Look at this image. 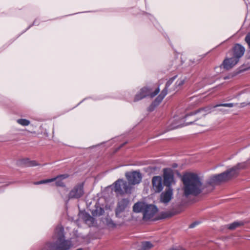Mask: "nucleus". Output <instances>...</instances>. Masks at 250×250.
I'll return each mask as SVG.
<instances>
[{"instance_id":"obj_22","label":"nucleus","mask_w":250,"mask_h":250,"mask_svg":"<svg viewBox=\"0 0 250 250\" xmlns=\"http://www.w3.org/2000/svg\"><path fill=\"white\" fill-rule=\"evenodd\" d=\"M167 92L166 90H163L161 93L157 97L155 100L153 102L154 104H156L158 105L161 102L163 101L164 98L167 95Z\"/></svg>"},{"instance_id":"obj_4","label":"nucleus","mask_w":250,"mask_h":250,"mask_svg":"<svg viewBox=\"0 0 250 250\" xmlns=\"http://www.w3.org/2000/svg\"><path fill=\"white\" fill-rule=\"evenodd\" d=\"M234 105L233 103H225V104H219L214 105L213 106L209 105L205 107L201 108L195 112H191L190 114L187 115L185 118H187L189 116H192L193 115L197 114L198 113H202V116H205L206 115L212 112V109L213 108H216L219 106H225V107H232Z\"/></svg>"},{"instance_id":"obj_33","label":"nucleus","mask_w":250,"mask_h":250,"mask_svg":"<svg viewBox=\"0 0 250 250\" xmlns=\"http://www.w3.org/2000/svg\"><path fill=\"white\" fill-rule=\"evenodd\" d=\"M199 224V222H194L192 223H191L190 225H189V228H193L194 227H195L197 225Z\"/></svg>"},{"instance_id":"obj_11","label":"nucleus","mask_w":250,"mask_h":250,"mask_svg":"<svg viewBox=\"0 0 250 250\" xmlns=\"http://www.w3.org/2000/svg\"><path fill=\"white\" fill-rule=\"evenodd\" d=\"M226 181H228L226 174L222 172L220 174L211 176L207 181V184L209 185H214Z\"/></svg>"},{"instance_id":"obj_36","label":"nucleus","mask_w":250,"mask_h":250,"mask_svg":"<svg viewBox=\"0 0 250 250\" xmlns=\"http://www.w3.org/2000/svg\"><path fill=\"white\" fill-rule=\"evenodd\" d=\"M180 126H181V125H171V129H174V128L179 127Z\"/></svg>"},{"instance_id":"obj_9","label":"nucleus","mask_w":250,"mask_h":250,"mask_svg":"<svg viewBox=\"0 0 250 250\" xmlns=\"http://www.w3.org/2000/svg\"><path fill=\"white\" fill-rule=\"evenodd\" d=\"M246 167V163L245 162L238 163L236 166L224 172V173L226 174V177L227 180H229L236 177L238 174L239 170L241 168H244Z\"/></svg>"},{"instance_id":"obj_8","label":"nucleus","mask_w":250,"mask_h":250,"mask_svg":"<svg viewBox=\"0 0 250 250\" xmlns=\"http://www.w3.org/2000/svg\"><path fill=\"white\" fill-rule=\"evenodd\" d=\"M125 177L129 185H135L139 184L142 180V174L139 171H134L125 173Z\"/></svg>"},{"instance_id":"obj_30","label":"nucleus","mask_w":250,"mask_h":250,"mask_svg":"<svg viewBox=\"0 0 250 250\" xmlns=\"http://www.w3.org/2000/svg\"><path fill=\"white\" fill-rule=\"evenodd\" d=\"M158 105L156 104H154V103L153 102L148 107L147 110L150 112L152 111Z\"/></svg>"},{"instance_id":"obj_14","label":"nucleus","mask_w":250,"mask_h":250,"mask_svg":"<svg viewBox=\"0 0 250 250\" xmlns=\"http://www.w3.org/2000/svg\"><path fill=\"white\" fill-rule=\"evenodd\" d=\"M152 187L156 192H160L163 189L162 179L161 176H155L152 179Z\"/></svg>"},{"instance_id":"obj_24","label":"nucleus","mask_w":250,"mask_h":250,"mask_svg":"<svg viewBox=\"0 0 250 250\" xmlns=\"http://www.w3.org/2000/svg\"><path fill=\"white\" fill-rule=\"evenodd\" d=\"M153 247V245L149 241H144L141 244V247L139 250H148Z\"/></svg>"},{"instance_id":"obj_32","label":"nucleus","mask_w":250,"mask_h":250,"mask_svg":"<svg viewBox=\"0 0 250 250\" xmlns=\"http://www.w3.org/2000/svg\"><path fill=\"white\" fill-rule=\"evenodd\" d=\"M159 91H160L159 87H158L157 88H156L155 90V91L153 92L150 93V97H153L155 96L156 95H157L158 94Z\"/></svg>"},{"instance_id":"obj_3","label":"nucleus","mask_w":250,"mask_h":250,"mask_svg":"<svg viewBox=\"0 0 250 250\" xmlns=\"http://www.w3.org/2000/svg\"><path fill=\"white\" fill-rule=\"evenodd\" d=\"M114 191L117 194L124 195L131 192V187L123 179H118L113 184Z\"/></svg>"},{"instance_id":"obj_10","label":"nucleus","mask_w":250,"mask_h":250,"mask_svg":"<svg viewBox=\"0 0 250 250\" xmlns=\"http://www.w3.org/2000/svg\"><path fill=\"white\" fill-rule=\"evenodd\" d=\"M157 211L158 208L156 206L147 204L143 214V219L145 220L151 219Z\"/></svg>"},{"instance_id":"obj_34","label":"nucleus","mask_w":250,"mask_h":250,"mask_svg":"<svg viewBox=\"0 0 250 250\" xmlns=\"http://www.w3.org/2000/svg\"><path fill=\"white\" fill-rule=\"evenodd\" d=\"M169 250H184L182 247H176L174 248H172L170 249Z\"/></svg>"},{"instance_id":"obj_2","label":"nucleus","mask_w":250,"mask_h":250,"mask_svg":"<svg viewBox=\"0 0 250 250\" xmlns=\"http://www.w3.org/2000/svg\"><path fill=\"white\" fill-rule=\"evenodd\" d=\"M182 181L184 194L187 197L189 195L197 196L204 189L200 179L196 174L187 173L183 176Z\"/></svg>"},{"instance_id":"obj_39","label":"nucleus","mask_w":250,"mask_h":250,"mask_svg":"<svg viewBox=\"0 0 250 250\" xmlns=\"http://www.w3.org/2000/svg\"><path fill=\"white\" fill-rule=\"evenodd\" d=\"M176 166H177V165H176V164H175V165H174L173 166V167H176Z\"/></svg>"},{"instance_id":"obj_29","label":"nucleus","mask_w":250,"mask_h":250,"mask_svg":"<svg viewBox=\"0 0 250 250\" xmlns=\"http://www.w3.org/2000/svg\"><path fill=\"white\" fill-rule=\"evenodd\" d=\"M53 180H54L53 179H46V180H41V181L35 182L34 184L35 185H40V184H46V183L53 182Z\"/></svg>"},{"instance_id":"obj_5","label":"nucleus","mask_w":250,"mask_h":250,"mask_svg":"<svg viewBox=\"0 0 250 250\" xmlns=\"http://www.w3.org/2000/svg\"><path fill=\"white\" fill-rule=\"evenodd\" d=\"M84 183L76 185L69 191L67 197L68 200L79 199L84 194Z\"/></svg>"},{"instance_id":"obj_37","label":"nucleus","mask_w":250,"mask_h":250,"mask_svg":"<svg viewBox=\"0 0 250 250\" xmlns=\"http://www.w3.org/2000/svg\"><path fill=\"white\" fill-rule=\"evenodd\" d=\"M195 121V120H194V121L193 122H187L185 124V125H191L193 123H194V122Z\"/></svg>"},{"instance_id":"obj_38","label":"nucleus","mask_w":250,"mask_h":250,"mask_svg":"<svg viewBox=\"0 0 250 250\" xmlns=\"http://www.w3.org/2000/svg\"><path fill=\"white\" fill-rule=\"evenodd\" d=\"M34 24H36V21H35L34 23H33Z\"/></svg>"},{"instance_id":"obj_13","label":"nucleus","mask_w":250,"mask_h":250,"mask_svg":"<svg viewBox=\"0 0 250 250\" xmlns=\"http://www.w3.org/2000/svg\"><path fill=\"white\" fill-rule=\"evenodd\" d=\"M173 197V189L172 188H167L163 192L160 196L161 202L165 204H167L172 199Z\"/></svg>"},{"instance_id":"obj_7","label":"nucleus","mask_w":250,"mask_h":250,"mask_svg":"<svg viewBox=\"0 0 250 250\" xmlns=\"http://www.w3.org/2000/svg\"><path fill=\"white\" fill-rule=\"evenodd\" d=\"M164 184L167 188H171L173 184L175 181L174 178V172L170 168H164L163 170Z\"/></svg>"},{"instance_id":"obj_16","label":"nucleus","mask_w":250,"mask_h":250,"mask_svg":"<svg viewBox=\"0 0 250 250\" xmlns=\"http://www.w3.org/2000/svg\"><path fill=\"white\" fill-rule=\"evenodd\" d=\"M238 62L237 59L232 57L230 58L225 59L223 62L222 65L224 68L228 70L233 67Z\"/></svg>"},{"instance_id":"obj_6","label":"nucleus","mask_w":250,"mask_h":250,"mask_svg":"<svg viewBox=\"0 0 250 250\" xmlns=\"http://www.w3.org/2000/svg\"><path fill=\"white\" fill-rule=\"evenodd\" d=\"M129 200L128 199H122L120 200L115 209L116 216L118 218L125 217V213L128 207Z\"/></svg>"},{"instance_id":"obj_15","label":"nucleus","mask_w":250,"mask_h":250,"mask_svg":"<svg viewBox=\"0 0 250 250\" xmlns=\"http://www.w3.org/2000/svg\"><path fill=\"white\" fill-rule=\"evenodd\" d=\"M245 51V48L244 46L240 44H236L233 47V57L237 59L239 62V59L241 58Z\"/></svg>"},{"instance_id":"obj_23","label":"nucleus","mask_w":250,"mask_h":250,"mask_svg":"<svg viewBox=\"0 0 250 250\" xmlns=\"http://www.w3.org/2000/svg\"><path fill=\"white\" fill-rule=\"evenodd\" d=\"M104 212V210L103 208L96 205L95 209L92 211V214L94 216H100L103 215Z\"/></svg>"},{"instance_id":"obj_17","label":"nucleus","mask_w":250,"mask_h":250,"mask_svg":"<svg viewBox=\"0 0 250 250\" xmlns=\"http://www.w3.org/2000/svg\"><path fill=\"white\" fill-rule=\"evenodd\" d=\"M150 93L149 89L147 87H143L140 89L139 92L136 94L134 101L137 102L143 99L149 95Z\"/></svg>"},{"instance_id":"obj_1","label":"nucleus","mask_w":250,"mask_h":250,"mask_svg":"<svg viewBox=\"0 0 250 250\" xmlns=\"http://www.w3.org/2000/svg\"><path fill=\"white\" fill-rule=\"evenodd\" d=\"M64 237L63 228L57 226L52 237L55 242L46 243L42 250H69L72 246V242Z\"/></svg>"},{"instance_id":"obj_40","label":"nucleus","mask_w":250,"mask_h":250,"mask_svg":"<svg viewBox=\"0 0 250 250\" xmlns=\"http://www.w3.org/2000/svg\"><path fill=\"white\" fill-rule=\"evenodd\" d=\"M219 110L221 111H224V110L223 109H219Z\"/></svg>"},{"instance_id":"obj_28","label":"nucleus","mask_w":250,"mask_h":250,"mask_svg":"<svg viewBox=\"0 0 250 250\" xmlns=\"http://www.w3.org/2000/svg\"><path fill=\"white\" fill-rule=\"evenodd\" d=\"M241 225H242V223H240L239 222H234L229 225L228 228L229 229H234Z\"/></svg>"},{"instance_id":"obj_31","label":"nucleus","mask_w":250,"mask_h":250,"mask_svg":"<svg viewBox=\"0 0 250 250\" xmlns=\"http://www.w3.org/2000/svg\"><path fill=\"white\" fill-rule=\"evenodd\" d=\"M245 41L247 43L249 47L250 48V32L248 33L245 37Z\"/></svg>"},{"instance_id":"obj_20","label":"nucleus","mask_w":250,"mask_h":250,"mask_svg":"<svg viewBox=\"0 0 250 250\" xmlns=\"http://www.w3.org/2000/svg\"><path fill=\"white\" fill-rule=\"evenodd\" d=\"M186 82L185 78H180L177 80L172 88L169 91H178L180 90Z\"/></svg>"},{"instance_id":"obj_12","label":"nucleus","mask_w":250,"mask_h":250,"mask_svg":"<svg viewBox=\"0 0 250 250\" xmlns=\"http://www.w3.org/2000/svg\"><path fill=\"white\" fill-rule=\"evenodd\" d=\"M79 218H81L89 227L94 226L96 223L95 218L85 211H82L79 214Z\"/></svg>"},{"instance_id":"obj_35","label":"nucleus","mask_w":250,"mask_h":250,"mask_svg":"<svg viewBox=\"0 0 250 250\" xmlns=\"http://www.w3.org/2000/svg\"><path fill=\"white\" fill-rule=\"evenodd\" d=\"M248 105H250V102L249 103L244 102V103H241L240 107H245V106H247Z\"/></svg>"},{"instance_id":"obj_27","label":"nucleus","mask_w":250,"mask_h":250,"mask_svg":"<svg viewBox=\"0 0 250 250\" xmlns=\"http://www.w3.org/2000/svg\"><path fill=\"white\" fill-rule=\"evenodd\" d=\"M17 123L22 126H27L30 124V121L25 119H18Z\"/></svg>"},{"instance_id":"obj_19","label":"nucleus","mask_w":250,"mask_h":250,"mask_svg":"<svg viewBox=\"0 0 250 250\" xmlns=\"http://www.w3.org/2000/svg\"><path fill=\"white\" fill-rule=\"evenodd\" d=\"M147 204L144 202H139L135 203L133 207V210L136 213L144 212Z\"/></svg>"},{"instance_id":"obj_18","label":"nucleus","mask_w":250,"mask_h":250,"mask_svg":"<svg viewBox=\"0 0 250 250\" xmlns=\"http://www.w3.org/2000/svg\"><path fill=\"white\" fill-rule=\"evenodd\" d=\"M69 177L68 174H64L58 175L50 179H53V181H55V185L57 187H64L65 186L63 180Z\"/></svg>"},{"instance_id":"obj_26","label":"nucleus","mask_w":250,"mask_h":250,"mask_svg":"<svg viewBox=\"0 0 250 250\" xmlns=\"http://www.w3.org/2000/svg\"><path fill=\"white\" fill-rule=\"evenodd\" d=\"M177 77V76L175 75V76L172 77V78H170L167 82L166 85H165V87L163 90H166L167 92V93L168 87L173 83V82L176 79Z\"/></svg>"},{"instance_id":"obj_25","label":"nucleus","mask_w":250,"mask_h":250,"mask_svg":"<svg viewBox=\"0 0 250 250\" xmlns=\"http://www.w3.org/2000/svg\"><path fill=\"white\" fill-rule=\"evenodd\" d=\"M103 222L109 228H114L116 227V224L110 218L106 217Z\"/></svg>"},{"instance_id":"obj_21","label":"nucleus","mask_w":250,"mask_h":250,"mask_svg":"<svg viewBox=\"0 0 250 250\" xmlns=\"http://www.w3.org/2000/svg\"><path fill=\"white\" fill-rule=\"evenodd\" d=\"M21 163L27 167H35L40 165L36 161L30 160L29 159H24L21 161Z\"/></svg>"}]
</instances>
